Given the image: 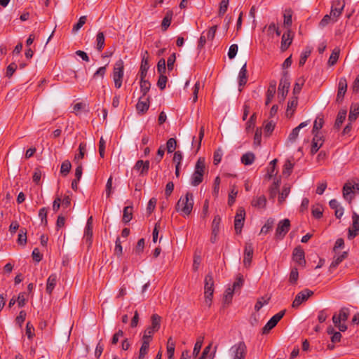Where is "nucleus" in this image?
Listing matches in <instances>:
<instances>
[{"label":"nucleus","instance_id":"f257e3e1","mask_svg":"<svg viewBox=\"0 0 359 359\" xmlns=\"http://www.w3.org/2000/svg\"><path fill=\"white\" fill-rule=\"evenodd\" d=\"M194 207V196L191 192H187L185 196L180 197L176 204L175 209L183 217L189 216Z\"/></svg>","mask_w":359,"mask_h":359},{"label":"nucleus","instance_id":"f03ea898","mask_svg":"<svg viewBox=\"0 0 359 359\" xmlns=\"http://www.w3.org/2000/svg\"><path fill=\"white\" fill-rule=\"evenodd\" d=\"M350 316V310L348 308L342 307L338 313H334L332 316V322L334 325L339 330L340 332H345L347 326L345 322Z\"/></svg>","mask_w":359,"mask_h":359},{"label":"nucleus","instance_id":"7ed1b4c3","mask_svg":"<svg viewBox=\"0 0 359 359\" xmlns=\"http://www.w3.org/2000/svg\"><path fill=\"white\" fill-rule=\"evenodd\" d=\"M229 359H245L247 346L244 341H238L233 345L228 352Z\"/></svg>","mask_w":359,"mask_h":359},{"label":"nucleus","instance_id":"20e7f679","mask_svg":"<svg viewBox=\"0 0 359 359\" xmlns=\"http://www.w3.org/2000/svg\"><path fill=\"white\" fill-rule=\"evenodd\" d=\"M124 74V62L123 60L119 59L114 65L113 69V80L116 88H120L122 85V81Z\"/></svg>","mask_w":359,"mask_h":359},{"label":"nucleus","instance_id":"39448f33","mask_svg":"<svg viewBox=\"0 0 359 359\" xmlns=\"http://www.w3.org/2000/svg\"><path fill=\"white\" fill-rule=\"evenodd\" d=\"M290 86V77L287 72H284L280 79L278 86V97L280 100H284L287 96Z\"/></svg>","mask_w":359,"mask_h":359},{"label":"nucleus","instance_id":"423d86ee","mask_svg":"<svg viewBox=\"0 0 359 359\" xmlns=\"http://www.w3.org/2000/svg\"><path fill=\"white\" fill-rule=\"evenodd\" d=\"M290 221L288 219L280 220L277 226L275 237L276 239H283L290 230Z\"/></svg>","mask_w":359,"mask_h":359},{"label":"nucleus","instance_id":"0eeeda50","mask_svg":"<svg viewBox=\"0 0 359 359\" xmlns=\"http://www.w3.org/2000/svg\"><path fill=\"white\" fill-rule=\"evenodd\" d=\"M345 6L344 0H334L332 2L331 15L333 16V22H337L341 16Z\"/></svg>","mask_w":359,"mask_h":359},{"label":"nucleus","instance_id":"6e6552de","mask_svg":"<svg viewBox=\"0 0 359 359\" xmlns=\"http://www.w3.org/2000/svg\"><path fill=\"white\" fill-rule=\"evenodd\" d=\"M217 26L211 27L206 32H203L198 41V48L201 49L204 47L207 41H212L215 36Z\"/></svg>","mask_w":359,"mask_h":359},{"label":"nucleus","instance_id":"1a4fd4ad","mask_svg":"<svg viewBox=\"0 0 359 359\" xmlns=\"http://www.w3.org/2000/svg\"><path fill=\"white\" fill-rule=\"evenodd\" d=\"M245 217V211L244 208H239L236 211L234 219V228L236 233H240L241 232L242 228L244 224Z\"/></svg>","mask_w":359,"mask_h":359},{"label":"nucleus","instance_id":"9d476101","mask_svg":"<svg viewBox=\"0 0 359 359\" xmlns=\"http://www.w3.org/2000/svg\"><path fill=\"white\" fill-rule=\"evenodd\" d=\"M313 294V291L305 289L299 292L295 297L293 302L292 307L298 308L304 302L306 301Z\"/></svg>","mask_w":359,"mask_h":359},{"label":"nucleus","instance_id":"9b49d317","mask_svg":"<svg viewBox=\"0 0 359 359\" xmlns=\"http://www.w3.org/2000/svg\"><path fill=\"white\" fill-rule=\"evenodd\" d=\"M285 313V311L283 310L274 315L262 328V332L266 334L273 329L284 316Z\"/></svg>","mask_w":359,"mask_h":359},{"label":"nucleus","instance_id":"f8f14e48","mask_svg":"<svg viewBox=\"0 0 359 359\" xmlns=\"http://www.w3.org/2000/svg\"><path fill=\"white\" fill-rule=\"evenodd\" d=\"M352 219V226L348 229V238L349 240H352L359 234V215L353 212Z\"/></svg>","mask_w":359,"mask_h":359},{"label":"nucleus","instance_id":"ddd939ff","mask_svg":"<svg viewBox=\"0 0 359 359\" xmlns=\"http://www.w3.org/2000/svg\"><path fill=\"white\" fill-rule=\"evenodd\" d=\"M253 246L251 243H246L244 249L243 264L245 267H249L251 264L253 255Z\"/></svg>","mask_w":359,"mask_h":359},{"label":"nucleus","instance_id":"4468645a","mask_svg":"<svg viewBox=\"0 0 359 359\" xmlns=\"http://www.w3.org/2000/svg\"><path fill=\"white\" fill-rule=\"evenodd\" d=\"M149 97H140L136 104L138 114H143L147 111L150 105Z\"/></svg>","mask_w":359,"mask_h":359},{"label":"nucleus","instance_id":"2eb2a0df","mask_svg":"<svg viewBox=\"0 0 359 359\" xmlns=\"http://www.w3.org/2000/svg\"><path fill=\"white\" fill-rule=\"evenodd\" d=\"M347 90V81L344 77L339 79L338 85V92L336 97V102L340 103L342 102L344 96Z\"/></svg>","mask_w":359,"mask_h":359},{"label":"nucleus","instance_id":"dca6fc26","mask_svg":"<svg viewBox=\"0 0 359 359\" xmlns=\"http://www.w3.org/2000/svg\"><path fill=\"white\" fill-rule=\"evenodd\" d=\"M194 170L200 174L203 177L205 175L208 173V170L206 168L205 159L204 157L198 158L195 164Z\"/></svg>","mask_w":359,"mask_h":359},{"label":"nucleus","instance_id":"f3484780","mask_svg":"<svg viewBox=\"0 0 359 359\" xmlns=\"http://www.w3.org/2000/svg\"><path fill=\"white\" fill-rule=\"evenodd\" d=\"M149 169V161H143L142 160H138L134 165V170L140 172L141 175H146L148 173Z\"/></svg>","mask_w":359,"mask_h":359},{"label":"nucleus","instance_id":"a211bd4d","mask_svg":"<svg viewBox=\"0 0 359 359\" xmlns=\"http://www.w3.org/2000/svg\"><path fill=\"white\" fill-rule=\"evenodd\" d=\"M309 121H306L301 123L297 127L294 128L288 136L287 140L290 142H294L297 140L299 135V130L308 126Z\"/></svg>","mask_w":359,"mask_h":359},{"label":"nucleus","instance_id":"6ab92c4d","mask_svg":"<svg viewBox=\"0 0 359 359\" xmlns=\"http://www.w3.org/2000/svg\"><path fill=\"white\" fill-rule=\"evenodd\" d=\"M323 144V140L322 139V137L318 135V134H314V137L312 140V144H311V154H316L319 149L322 147Z\"/></svg>","mask_w":359,"mask_h":359},{"label":"nucleus","instance_id":"aec40b11","mask_svg":"<svg viewBox=\"0 0 359 359\" xmlns=\"http://www.w3.org/2000/svg\"><path fill=\"white\" fill-rule=\"evenodd\" d=\"M355 189V186L352 185L350 183H346L343 187V196L344 198L351 203L353 196V190Z\"/></svg>","mask_w":359,"mask_h":359},{"label":"nucleus","instance_id":"412c9836","mask_svg":"<svg viewBox=\"0 0 359 359\" xmlns=\"http://www.w3.org/2000/svg\"><path fill=\"white\" fill-rule=\"evenodd\" d=\"M292 41V36L290 31H287L284 33L282 36L281 46L280 48L283 51L286 50Z\"/></svg>","mask_w":359,"mask_h":359},{"label":"nucleus","instance_id":"4be33fe9","mask_svg":"<svg viewBox=\"0 0 359 359\" xmlns=\"http://www.w3.org/2000/svg\"><path fill=\"white\" fill-rule=\"evenodd\" d=\"M251 204L255 208L264 209L266 208V198L264 195L254 197L252 200Z\"/></svg>","mask_w":359,"mask_h":359},{"label":"nucleus","instance_id":"5701e85b","mask_svg":"<svg viewBox=\"0 0 359 359\" xmlns=\"http://www.w3.org/2000/svg\"><path fill=\"white\" fill-rule=\"evenodd\" d=\"M293 259L299 265L305 264L304 252L301 248H296L293 251Z\"/></svg>","mask_w":359,"mask_h":359},{"label":"nucleus","instance_id":"b1692460","mask_svg":"<svg viewBox=\"0 0 359 359\" xmlns=\"http://www.w3.org/2000/svg\"><path fill=\"white\" fill-rule=\"evenodd\" d=\"M57 276L55 273L51 274L48 278L47 283H46L47 293H48L49 294H50L52 293V292L53 291V290L57 284Z\"/></svg>","mask_w":359,"mask_h":359},{"label":"nucleus","instance_id":"393cba45","mask_svg":"<svg viewBox=\"0 0 359 359\" xmlns=\"http://www.w3.org/2000/svg\"><path fill=\"white\" fill-rule=\"evenodd\" d=\"M276 81H272L270 83L269 86L268 88V90L266 91V99L265 102L266 105H269V103L273 100L275 93H276Z\"/></svg>","mask_w":359,"mask_h":359},{"label":"nucleus","instance_id":"a878e982","mask_svg":"<svg viewBox=\"0 0 359 359\" xmlns=\"http://www.w3.org/2000/svg\"><path fill=\"white\" fill-rule=\"evenodd\" d=\"M214 280L212 275L210 273L205 277L204 293L214 292Z\"/></svg>","mask_w":359,"mask_h":359},{"label":"nucleus","instance_id":"bb28decb","mask_svg":"<svg viewBox=\"0 0 359 359\" xmlns=\"http://www.w3.org/2000/svg\"><path fill=\"white\" fill-rule=\"evenodd\" d=\"M238 83L239 86H244L247 81H248V76H247V65L245 63L241 69H240L239 74H238Z\"/></svg>","mask_w":359,"mask_h":359},{"label":"nucleus","instance_id":"cd10ccee","mask_svg":"<svg viewBox=\"0 0 359 359\" xmlns=\"http://www.w3.org/2000/svg\"><path fill=\"white\" fill-rule=\"evenodd\" d=\"M290 189H291V186L290 184H285L283 187L282 191L279 194L278 199V203L280 205H282L283 203H284V202L285 201L286 198L290 194Z\"/></svg>","mask_w":359,"mask_h":359},{"label":"nucleus","instance_id":"c85d7f7f","mask_svg":"<svg viewBox=\"0 0 359 359\" xmlns=\"http://www.w3.org/2000/svg\"><path fill=\"white\" fill-rule=\"evenodd\" d=\"M280 184V180H276L273 182V183L269 187V198L271 199H274L278 193L279 187Z\"/></svg>","mask_w":359,"mask_h":359},{"label":"nucleus","instance_id":"c756f323","mask_svg":"<svg viewBox=\"0 0 359 359\" xmlns=\"http://www.w3.org/2000/svg\"><path fill=\"white\" fill-rule=\"evenodd\" d=\"M172 11H168L165 17L163 18L161 23V27L163 31H166L168 28L170 27L172 18Z\"/></svg>","mask_w":359,"mask_h":359},{"label":"nucleus","instance_id":"7c9ffc66","mask_svg":"<svg viewBox=\"0 0 359 359\" xmlns=\"http://www.w3.org/2000/svg\"><path fill=\"white\" fill-rule=\"evenodd\" d=\"M203 181V177L198 174L197 172L194 170L191 177H190V184L193 187H197Z\"/></svg>","mask_w":359,"mask_h":359},{"label":"nucleus","instance_id":"2f4dec72","mask_svg":"<svg viewBox=\"0 0 359 359\" xmlns=\"http://www.w3.org/2000/svg\"><path fill=\"white\" fill-rule=\"evenodd\" d=\"M220 222V217L219 215H215L212 224V234L215 236V237H217L219 233Z\"/></svg>","mask_w":359,"mask_h":359},{"label":"nucleus","instance_id":"473e14b6","mask_svg":"<svg viewBox=\"0 0 359 359\" xmlns=\"http://www.w3.org/2000/svg\"><path fill=\"white\" fill-rule=\"evenodd\" d=\"M255 159V156L252 152H248L244 154L241 157V163L244 165H249L253 163Z\"/></svg>","mask_w":359,"mask_h":359},{"label":"nucleus","instance_id":"72a5a7b5","mask_svg":"<svg viewBox=\"0 0 359 359\" xmlns=\"http://www.w3.org/2000/svg\"><path fill=\"white\" fill-rule=\"evenodd\" d=\"M104 33L100 32L96 36V48L99 52H101L104 47Z\"/></svg>","mask_w":359,"mask_h":359},{"label":"nucleus","instance_id":"f704fd0d","mask_svg":"<svg viewBox=\"0 0 359 359\" xmlns=\"http://www.w3.org/2000/svg\"><path fill=\"white\" fill-rule=\"evenodd\" d=\"M133 218V207L126 206L123 209V222L126 224L128 223Z\"/></svg>","mask_w":359,"mask_h":359},{"label":"nucleus","instance_id":"c9c22d12","mask_svg":"<svg viewBox=\"0 0 359 359\" xmlns=\"http://www.w3.org/2000/svg\"><path fill=\"white\" fill-rule=\"evenodd\" d=\"M346 111L344 109L339 110L334 123V127L336 128H339L341 127V124L343 123L346 118Z\"/></svg>","mask_w":359,"mask_h":359},{"label":"nucleus","instance_id":"e433bc0d","mask_svg":"<svg viewBox=\"0 0 359 359\" xmlns=\"http://www.w3.org/2000/svg\"><path fill=\"white\" fill-rule=\"evenodd\" d=\"M161 317L158 316V314H153L151 316V325L153 329H155L156 330H158L161 327Z\"/></svg>","mask_w":359,"mask_h":359},{"label":"nucleus","instance_id":"4c0bfd02","mask_svg":"<svg viewBox=\"0 0 359 359\" xmlns=\"http://www.w3.org/2000/svg\"><path fill=\"white\" fill-rule=\"evenodd\" d=\"M347 257V252H344L342 254L335 256L334 260L330 264V269H335L337 266Z\"/></svg>","mask_w":359,"mask_h":359},{"label":"nucleus","instance_id":"58836bf2","mask_svg":"<svg viewBox=\"0 0 359 359\" xmlns=\"http://www.w3.org/2000/svg\"><path fill=\"white\" fill-rule=\"evenodd\" d=\"M305 81L306 79L304 76H300L297 79L293 88V93L294 95L300 93L302 86L304 85Z\"/></svg>","mask_w":359,"mask_h":359},{"label":"nucleus","instance_id":"ea45409f","mask_svg":"<svg viewBox=\"0 0 359 359\" xmlns=\"http://www.w3.org/2000/svg\"><path fill=\"white\" fill-rule=\"evenodd\" d=\"M150 341L142 340V346L140 349L139 359H144L149 348Z\"/></svg>","mask_w":359,"mask_h":359},{"label":"nucleus","instance_id":"a19ab883","mask_svg":"<svg viewBox=\"0 0 359 359\" xmlns=\"http://www.w3.org/2000/svg\"><path fill=\"white\" fill-rule=\"evenodd\" d=\"M92 238H93V226H90L89 225H86L84 231V236L83 238L86 240V242L88 243V246H90L92 243Z\"/></svg>","mask_w":359,"mask_h":359},{"label":"nucleus","instance_id":"79ce46f5","mask_svg":"<svg viewBox=\"0 0 359 359\" xmlns=\"http://www.w3.org/2000/svg\"><path fill=\"white\" fill-rule=\"evenodd\" d=\"M339 53H340V49L339 48H335L332 50V53L328 60V64L330 66H332L336 64V62H337V60L339 59Z\"/></svg>","mask_w":359,"mask_h":359},{"label":"nucleus","instance_id":"37998d69","mask_svg":"<svg viewBox=\"0 0 359 359\" xmlns=\"http://www.w3.org/2000/svg\"><path fill=\"white\" fill-rule=\"evenodd\" d=\"M151 87V83L147 80L140 81V90L142 94L141 97H146Z\"/></svg>","mask_w":359,"mask_h":359},{"label":"nucleus","instance_id":"c03bdc74","mask_svg":"<svg viewBox=\"0 0 359 359\" xmlns=\"http://www.w3.org/2000/svg\"><path fill=\"white\" fill-rule=\"evenodd\" d=\"M175 344L174 341H172V337H170L168 340V345H167V353L168 357L169 359L172 358L174 353H175Z\"/></svg>","mask_w":359,"mask_h":359},{"label":"nucleus","instance_id":"a18cd8bd","mask_svg":"<svg viewBox=\"0 0 359 359\" xmlns=\"http://www.w3.org/2000/svg\"><path fill=\"white\" fill-rule=\"evenodd\" d=\"M71 168L72 165L70 161L68 160L64 161L61 165L60 173L62 175L66 176L69 172Z\"/></svg>","mask_w":359,"mask_h":359},{"label":"nucleus","instance_id":"49530a36","mask_svg":"<svg viewBox=\"0 0 359 359\" xmlns=\"http://www.w3.org/2000/svg\"><path fill=\"white\" fill-rule=\"evenodd\" d=\"M86 149V144L84 142H81L79 144V154L76 155L74 157V161L77 163L80 159H82L84 157L85 152Z\"/></svg>","mask_w":359,"mask_h":359},{"label":"nucleus","instance_id":"de8ad7c7","mask_svg":"<svg viewBox=\"0 0 359 359\" xmlns=\"http://www.w3.org/2000/svg\"><path fill=\"white\" fill-rule=\"evenodd\" d=\"M293 167L294 164L291 162V161L287 160L283 166V175L289 176L292 171Z\"/></svg>","mask_w":359,"mask_h":359},{"label":"nucleus","instance_id":"09e8293b","mask_svg":"<svg viewBox=\"0 0 359 359\" xmlns=\"http://www.w3.org/2000/svg\"><path fill=\"white\" fill-rule=\"evenodd\" d=\"M274 220L272 218H269L267 219L265 224L262 227L261 229V233H267L269 231H270L273 226Z\"/></svg>","mask_w":359,"mask_h":359},{"label":"nucleus","instance_id":"8fccbe9b","mask_svg":"<svg viewBox=\"0 0 359 359\" xmlns=\"http://www.w3.org/2000/svg\"><path fill=\"white\" fill-rule=\"evenodd\" d=\"M157 332L155 329H153L151 327L149 326L144 331V333L142 337V340H146L150 341L152 339V336L154 332Z\"/></svg>","mask_w":359,"mask_h":359},{"label":"nucleus","instance_id":"3c124183","mask_svg":"<svg viewBox=\"0 0 359 359\" xmlns=\"http://www.w3.org/2000/svg\"><path fill=\"white\" fill-rule=\"evenodd\" d=\"M223 156V151L221 148H218L215 152L213 155V163L217 165H218L222 160Z\"/></svg>","mask_w":359,"mask_h":359},{"label":"nucleus","instance_id":"603ef678","mask_svg":"<svg viewBox=\"0 0 359 359\" xmlns=\"http://www.w3.org/2000/svg\"><path fill=\"white\" fill-rule=\"evenodd\" d=\"M292 12L290 9L285 10L284 13V25L287 27H290L292 21Z\"/></svg>","mask_w":359,"mask_h":359},{"label":"nucleus","instance_id":"864d4df0","mask_svg":"<svg viewBox=\"0 0 359 359\" xmlns=\"http://www.w3.org/2000/svg\"><path fill=\"white\" fill-rule=\"evenodd\" d=\"M311 50L309 48H306L302 53L300 59H299V66H303L305 64L307 58L311 55Z\"/></svg>","mask_w":359,"mask_h":359},{"label":"nucleus","instance_id":"5fc2aeb1","mask_svg":"<svg viewBox=\"0 0 359 359\" xmlns=\"http://www.w3.org/2000/svg\"><path fill=\"white\" fill-rule=\"evenodd\" d=\"M324 121L323 118H317L313 123V133L318 134V130L322 128Z\"/></svg>","mask_w":359,"mask_h":359},{"label":"nucleus","instance_id":"6e6d98bb","mask_svg":"<svg viewBox=\"0 0 359 359\" xmlns=\"http://www.w3.org/2000/svg\"><path fill=\"white\" fill-rule=\"evenodd\" d=\"M27 243V231L24 229L20 230L18 238V243L19 245H25Z\"/></svg>","mask_w":359,"mask_h":359},{"label":"nucleus","instance_id":"4d7b16f0","mask_svg":"<svg viewBox=\"0 0 359 359\" xmlns=\"http://www.w3.org/2000/svg\"><path fill=\"white\" fill-rule=\"evenodd\" d=\"M238 194V191L236 189L235 185L232 186L231 191L229 194L228 204L232 205L235 202V198Z\"/></svg>","mask_w":359,"mask_h":359},{"label":"nucleus","instance_id":"13d9d810","mask_svg":"<svg viewBox=\"0 0 359 359\" xmlns=\"http://www.w3.org/2000/svg\"><path fill=\"white\" fill-rule=\"evenodd\" d=\"M177 142L174 138H170L166 143V148L168 153L173 152L176 149Z\"/></svg>","mask_w":359,"mask_h":359},{"label":"nucleus","instance_id":"bf43d9fd","mask_svg":"<svg viewBox=\"0 0 359 359\" xmlns=\"http://www.w3.org/2000/svg\"><path fill=\"white\" fill-rule=\"evenodd\" d=\"M18 68V65L15 62L11 63L6 68V76L11 78Z\"/></svg>","mask_w":359,"mask_h":359},{"label":"nucleus","instance_id":"052dcab7","mask_svg":"<svg viewBox=\"0 0 359 359\" xmlns=\"http://www.w3.org/2000/svg\"><path fill=\"white\" fill-rule=\"evenodd\" d=\"M86 16L83 15V16L80 17L78 22L74 25V27L72 28V32H78L83 27V25L86 23Z\"/></svg>","mask_w":359,"mask_h":359},{"label":"nucleus","instance_id":"680f3d73","mask_svg":"<svg viewBox=\"0 0 359 359\" xmlns=\"http://www.w3.org/2000/svg\"><path fill=\"white\" fill-rule=\"evenodd\" d=\"M358 114H359V107H354V109H353L351 107V110H350L349 115H348L349 122L352 123V122L355 121V119L357 118V116Z\"/></svg>","mask_w":359,"mask_h":359},{"label":"nucleus","instance_id":"e2e57ef3","mask_svg":"<svg viewBox=\"0 0 359 359\" xmlns=\"http://www.w3.org/2000/svg\"><path fill=\"white\" fill-rule=\"evenodd\" d=\"M26 335L29 339H32L34 336V327L30 322L26 325Z\"/></svg>","mask_w":359,"mask_h":359},{"label":"nucleus","instance_id":"0e129e2a","mask_svg":"<svg viewBox=\"0 0 359 359\" xmlns=\"http://www.w3.org/2000/svg\"><path fill=\"white\" fill-rule=\"evenodd\" d=\"M47 209L46 208H42L39 210V217L41 219V223L44 225H46L48 223L47 221Z\"/></svg>","mask_w":359,"mask_h":359},{"label":"nucleus","instance_id":"69168bd1","mask_svg":"<svg viewBox=\"0 0 359 359\" xmlns=\"http://www.w3.org/2000/svg\"><path fill=\"white\" fill-rule=\"evenodd\" d=\"M298 104L297 97H292L287 103V113H289L290 110H292V113L297 107Z\"/></svg>","mask_w":359,"mask_h":359},{"label":"nucleus","instance_id":"338daca9","mask_svg":"<svg viewBox=\"0 0 359 359\" xmlns=\"http://www.w3.org/2000/svg\"><path fill=\"white\" fill-rule=\"evenodd\" d=\"M323 209L320 205L312 208V215L314 217L320 219L323 216Z\"/></svg>","mask_w":359,"mask_h":359},{"label":"nucleus","instance_id":"774afa93","mask_svg":"<svg viewBox=\"0 0 359 359\" xmlns=\"http://www.w3.org/2000/svg\"><path fill=\"white\" fill-rule=\"evenodd\" d=\"M238 47L236 44H232L230 46L229 52H228V57L229 59H233L238 52Z\"/></svg>","mask_w":359,"mask_h":359}]
</instances>
